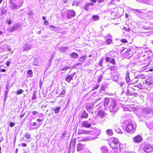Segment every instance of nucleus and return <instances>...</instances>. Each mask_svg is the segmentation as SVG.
<instances>
[{
	"mask_svg": "<svg viewBox=\"0 0 153 153\" xmlns=\"http://www.w3.org/2000/svg\"><path fill=\"white\" fill-rule=\"evenodd\" d=\"M9 85H10V84L9 83H7L6 85L5 89H9V88H10V87H9Z\"/></svg>",
	"mask_w": 153,
	"mask_h": 153,
	"instance_id": "48",
	"label": "nucleus"
},
{
	"mask_svg": "<svg viewBox=\"0 0 153 153\" xmlns=\"http://www.w3.org/2000/svg\"><path fill=\"white\" fill-rule=\"evenodd\" d=\"M9 92V90L8 89H5V93L4 94V102H5L7 98V95L8 94Z\"/></svg>",
	"mask_w": 153,
	"mask_h": 153,
	"instance_id": "27",
	"label": "nucleus"
},
{
	"mask_svg": "<svg viewBox=\"0 0 153 153\" xmlns=\"http://www.w3.org/2000/svg\"><path fill=\"white\" fill-rule=\"evenodd\" d=\"M146 84L148 85H150L151 84H153V82H150L149 81H148V80H147L146 81Z\"/></svg>",
	"mask_w": 153,
	"mask_h": 153,
	"instance_id": "47",
	"label": "nucleus"
},
{
	"mask_svg": "<svg viewBox=\"0 0 153 153\" xmlns=\"http://www.w3.org/2000/svg\"><path fill=\"white\" fill-rule=\"evenodd\" d=\"M129 75V71H127L126 72V80L127 83L131 82H132V80L130 79Z\"/></svg>",
	"mask_w": 153,
	"mask_h": 153,
	"instance_id": "16",
	"label": "nucleus"
},
{
	"mask_svg": "<svg viewBox=\"0 0 153 153\" xmlns=\"http://www.w3.org/2000/svg\"><path fill=\"white\" fill-rule=\"evenodd\" d=\"M100 149L102 153H108V149L105 146H102L101 148Z\"/></svg>",
	"mask_w": 153,
	"mask_h": 153,
	"instance_id": "20",
	"label": "nucleus"
},
{
	"mask_svg": "<svg viewBox=\"0 0 153 153\" xmlns=\"http://www.w3.org/2000/svg\"><path fill=\"white\" fill-rule=\"evenodd\" d=\"M121 42H123V43H125L126 42H127V41L126 40V39H122L121 40Z\"/></svg>",
	"mask_w": 153,
	"mask_h": 153,
	"instance_id": "54",
	"label": "nucleus"
},
{
	"mask_svg": "<svg viewBox=\"0 0 153 153\" xmlns=\"http://www.w3.org/2000/svg\"><path fill=\"white\" fill-rule=\"evenodd\" d=\"M17 29V26L15 25H14L11 29H10L9 30L11 32L14 31L15 30Z\"/></svg>",
	"mask_w": 153,
	"mask_h": 153,
	"instance_id": "30",
	"label": "nucleus"
},
{
	"mask_svg": "<svg viewBox=\"0 0 153 153\" xmlns=\"http://www.w3.org/2000/svg\"><path fill=\"white\" fill-rule=\"evenodd\" d=\"M99 64L100 66H102L103 62L102 59L100 60Z\"/></svg>",
	"mask_w": 153,
	"mask_h": 153,
	"instance_id": "53",
	"label": "nucleus"
},
{
	"mask_svg": "<svg viewBox=\"0 0 153 153\" xmlns=\"http://www.w3.org/2000/svg\"><path fill=\"white\" fill-rule=\"evenodd\" d=\"M144 151L147 153H150L153 152V148L149 144H146L143 148Z\"/></svg>",
	"mask_w": 153,
	"mask_h": 153,
	"instance_id": "5",
	"label": "nucleus"
},
{
	"mask_svg": "<svg viewBox=\"0 0 153 153\" xmlns=\"http://www.w3.org/2000/svg\"><path fill=\"white\" fill-rule=\"evenodd\" d=\"M99 16L98 15H94L92 17V21H94L96 20H98L99 19Z\"/></svg>",
	"mask_w": 153,
	"mask_h": 153,
	"instance_id": "26",
	"label": "nucleus"
},
{
	"mask_svg": "<svg viewBox=\"0 0 153 153\" xmlns=\"http://www.w3.org/2000/svg\"><path fill=\"white\" fill-rule=\"evenodd\" d=\"M87 4L88 5V6H93L94 5V4L92 3H87Z\"/></svg>",
	"mask_w": 153,
	"mask_h": 153,
	"instance_id": "62",
	"label": "nucleus"
},
{
	"mask_svg": "<svg viewBox=\"0 0 153 153\" xmlns=\"http://www.w3.org/2000/svg\"><path fill=\"white\" fill-rule=\"evenodd\" d=\"M135 89L132 87L128 88L127 89L126 94L127 95L131 96L135 94L134 92Z\"/></svg>",
	"mask_w": 153,
	"mask_h": 153,
	"instance_id": "9",
	"label": "nucleus"
},
{
	"mask_svg": "<svg viewBox=\"0 0 153 153\" xmlns=\"http://www.w3.org/2000/svg\"><path fill=\"white\" fill-rule=\"evenodd\" d=\"M105 89V86L104 85H102L100 88V91L101 92L102 91H104Z\"/></svg>",
	"mask_w": 153,
	"mask_h": 153,
	"instance_id": "42",
	"label": "nucleus"
},
{
	"mask_svg": "<svg viewBox=\"0 0 153 153\" xmlns=\"http://www.w3.org/2000/svg\"><path fill=\"white\" fill-rule=\"evenodd\" d=\"M24 92V91L22 89H19V90L16 91L17 95H19L22 94Z\"/></svg>",
	"mask_w": 153,
	"mask_h": 153,
	"instance_id": "35",
	"label": "nucleus"
},
{
	"mask_svg": "<svg viewBox=\"0 0 153 153\" xmlns=\"http://www.w3.org/2000/svg\"><path fill=\"white\" fill-rule=\"evenodd\" d=\"M25 137H26V139L27 140H29L30 138V134H25ZM27 141H29V140H27Z\"/></svg>",
	"mask_w": 153,
	"mask_h": 153,
	"instance_id": "44",
	"label": "nucleus"
},
{
	"mask_svg": "<svg viewBox=\"0 0 153 153\" xmlns=\"http://www.w3.org/2000/svg\"><path fill=\"white\" fill-rule=\"evenodd\" d=\"M44 23L45 25H48L49 22L47 20H45L44 22Z\"/></svg>",
	"mask_w": 153,
	"mask_h": 153,
	"instance_id": "59",
	"label": "nucleus"
},
{
	"mask_svg": "<svg viewBox=\"0 0 153 153\" xmlns=\"http://www.w3.org/2000/svg\"><path fill=\"white\" fill-rule=\"evenodd\" d=\"M82 145L80 143H79L77 144V151H81L82 148Z\"/></svg>",
	"mask_w": 153,
	"mask_h": 153,
	"instance_id": "25",
	"label": "nucleus"
},
{
	"mask_svg": "<svg viewBox=\"0 0 153 153\" xmlns=\"http://www.w3.org/2000/svg\"><path fill=\"white\" fill-rule=\"evenodd\" d=\"M60 109L61 108L60 107H58L56 108H55L54 110L55 113V114L58 113L59 112Z\"/></svg>",
	"mask_w": 153,
	"mask_h": 153,
	"instance_id": "32",
	"label": "nucleus"
},
{
	"mask_svg": "<svg viewBox=\"0 0 153 153\" xmlns=\"http://www.w3.org/2000/svg\"><path fill=\"white\" fill-rule=\"evenodd\" d=\"M33 65H34L35 66H37V65H38V63H37V62L35 61L34 62H33Z\"/></svg>",
	"mask_w": 153,
	"mask_h": 153,
	"instance_id": "64",
	"label": "nucleus"
},
{
	"mask_svg": "<svg viewBox=\"0 0 153 153\" xmlns=\"http://www.w3.org/2000/svg\"><path fill=\"white\" fill-rule=\"evenodd\" d=\"M65 92L66 91L65 90H63L59 94V96L62 97H63V96L65 94Z\"/></svg>",
	"mask_w": 153,
	"mask_h": 153,
	"instance_id": "37",
	"label": "nucleus"
},
{
	"mask_svg": "<svg viewBox=\"0 0 153 153\" xmlns=\"http://www.w3.org/2000/svg\"><path fill=\"white\" fill-rule=\"evenodd\" d=\"M134 140L136 143H140L143 140L142 137L138 134L134 138Z\"/></svg>",
	"mask_w": 153,
	"mask_h": 153,
	"instance_id": "13",
	"label": "nucleus"
},
{
	"mask_svg": "<svg viewBox=\"0 0 153 153\" xmlns=\"http://www.w3.org/2000/svg\"><path fill=\"white\" fill-rule=\"evenodd\" d=\"M116 67L115 66H111V67L110 68H109V69H110L111 71H115L116 70Z\"/></svg>",
	"mask_w": 153,
	"mask_h": 153,
	"instance_id": "39",
	"label": "nucleus"
},
{
	"mask_svg": "<svg viewBox=\"0 0 153 153\" xmlns=\"http://www.w3.org/2000/svg\"><path fill=\"white\" fill-rule=\"evenodd\" d=\"M115 131L118 133L120 134L121 133V130L120 129L118 128L115 130Z\"/></svg>",
	"mask_w": 153,
	"mask_h": 153,
	"instance_id": "49",
	"label": "nucleus"
},
{
	"mask_svg": "<svg viewBox=\"0 0 153 153\" xmlns=\"http://www.w3.org/2000/svg\"><path fill=\"white\" fill-rule=\"evenodd\" d=\"M76 72H74L73 73L71 74H70V75L72 76L73 78L74 77V75L76 74Z\"/></svg>",
	"mask_w": 153,
	"mask_h": 153,
	"instance_id": "61",
	"label": "nucleus"
},
{
	"mask_svg": "<svg viewBox=\"0 0 153 153\" xmlns=\"http://www.w3.org/2000/svg\"><path fill=\"white\" fill-rule=\"evenodd\" d=\"M110 58L108 57H106L105 58V60L107 62H109L110 60Z\"/></svg>",
	"mask_w": 153,
	"mask_h": 153,
	"instance_id": "51",
	"label": "nucleus"
},
{
	"mask_svg": "<svg viewBox=\"0 0 153 153\" xmlns=\"http://www.w3.org/2000/svg\"><path fill=\"white\" fill-rule=\"evenodd\" d=\"M112 142H113V143L115 145H116L119 142V140L116 138L113 137V138H112ZM109 145L113 149H118V147L117 146H113V144H112L110 143Z\"/></svg>",
	"mask_w": 153,
	"mask_h": 153,
	"instance_id": "7",
	"label": "nucleus"
},
{
	"mask_svg": "<svg viewBox=\"0 0 153 153\" xmlns=\"http://www.w3.org/2000/svg\"><path fill=\"white\" fill-rule=\"evenodd\" d=\"M87 57V56L86 55H84L83 56L80 57L79 59V60L80 62H82L83 60H84Z\"/></svg>",
	"mask_w": 153,
	"mask_h": 153,
	"instance_id": "29",
	"label": "nucleus"
},
{
	"mask_svg": "<svg viewBox=\"0 0 153 153\" xmlns=\"http://www.w3.org/2000/svg\"><path fill=\"white\" fill-rule=\"evenodd\" d=\"M110 63H112L113 65H115L116 64V62L114 59H112L110 61Z\"/></svg>",
	"mask_w": 153,
	"mask_h": 153,
	"instance_id": "41",
	"label": "nucleus"
},
{
	"mask_svg": "<svg viewBox=\"0 0 153 153\" xmlns=\"http://www.w3.org/2000/svg\"><path fill=\"white\" fill-rule=\"evenodd\" d=\"M15 125V123H14L11 122L10 124V127H12Z\"/></svg>",
	"mask_w": 153,
	"mask_h": 153,
	"instance_id": "50",
	"label": "nucleus"
},
{
	"mask_svg": "<svg viewBox=\"0 0 153 153\" xmlns=\"http://www.w3.org/2000/svg\"><path fill=\"white\" fill-rule=\"evenodd\" d=\"M110 111L112 113V116L113 117L114 113H116L118 110V108L116 102L115 100H111L110 106L109 107Z\"/></svg>",
	"mask_w": 153,
	"mask_h": 153,
	"instance_id": "1",
	"label": "nucleus"
},
{
	"mask_svg": "<svg viewBox=\"0 0 153 153\" xmlns=\"http://www.w3.org/2000/svg\"><path fill=\"white\" fill-rule=\"evenodd\" d=\"M53 59V56H52L49 59V61L50 62H52Z\"/></svg>",
	"mask_w": 153,
	"mask_h": 153,
	"instance_id": "58",
	"label": "nucleus"
},
{
	"mask_svg": "<svg viewBox=\"0 0 153 153\" xmlns=\"http://www.w3.org/2000/svg\"><path fill=\"white\" fill-rule=\"evenodd\" d=\"M112 41V40L111 39H108L106 40V42L108 45H110Z\"/></svg>",
	"mask_w": 153,
	"mask_h": 153,
	"instance_id": "34",
	"label": "nucleus"
},
{
	"mask_svg": "<svg viewBox=\"0 0 153 153\" xmlns=\"http://www.w3.org/2000/svg\"><path fill=\"white\" fill-rule=\"evenodd\" d=\"M106 133L107 134H113L112 130L111 129H108L106 131Z\"/></svg>",
	"mask_w": 153,
	"mask_h": 153,
	"instance_id": "38",
	"label": "nucleus"
},
{
	"mask_svg": "<svg viewBox=\"0 0 153 153\" xmlns=\"http://www.w3.org/2000/svg\"><path fill=\"white\" fill-rule=\"evenodd\" d=\"M143 28L146 30L150 29H151V28H150V27L149 26H144V27H143Z\"/></svg>",
	"mask_w": 153,
	"mask_h": 153,
	"instance_id": "55",
	"label": "nucleus"
},
{
	"mask_svg": "<svg viewBox=\"0 0 153 153\" xmlns=\"http://www.w3.org/2000/svg\"><path fill=\"white\" fill-rule=\"evenodd\" d=\"M110 102L109 99L108 98H105V99L104 102V107H107Z\"/></svg>",
	"mask_w": 153,
	"mask_h": 153,
	"instance_id": "23",
	"label": "nucleus"
},
{
	"mask_svg": "<svg viewBox=\"0 0 153 153\" xmlns=\"http://www.w3.org/2000/svg\"><path fill=\"white\" fill-rule=\"evenodd\" d=\"M73 79V78L70 75H68L65 78V80L69 83Z\"/></svg>",
	"mask_w": 153,
	"mask_h": 153,
	"instance_id": "21",
	"label": "nucleus"
},
{
	"mask_svg": "<svg viewBox=\"0 0 153 153\" xmlns=\"http://www.w3.org/2000/svg\"><path fill=\"white\" fill-rule=\"evenodd\" d=\"M68 47L67 46H62L58 48V50L61 52H64L67 51Z\"/></svg>",
	"mask_w": 153,
	"mask_h": 153,
	"instance_id": "15",
	"label": "nucleus"
},
{
	"mask_svg": "<svg viewBox=\"0 0 153 153\" xmlns=\"http://www.w3.org/2000/svg\"><path fill=\"white\" fill-rule=\"evenodd\" d=\"M27 73L30 75V77H31L33 76V75L32 74H33V71L32 70L30 69L29 70L27 71Z\"/></svg>",
	"mask_w": 153,
	"mask_h": 153,
	"instance_id": "33",
	"label": "nucleus"
},
{
	"mask_svg": "<svg viewBox=\"0 0 153 153\" xmlns=\"http://www.w3.org/2000/svg\"><path fill=\"white\" fill-rule=\"evenodd\" d=\"M105 113L102 111H99L98 113L99 116H100V118H102L105 115Z\"/></svg>",
	"mask_w": 153,
	"mask_h": 153,
	"instance_id": "24",
	"label": "nucleus"
},
{
	"mask_svg": "<svg viewBox=\"0 0 153 153\" xmlns=\"http://www.w3.org/2000/svg\"><path fill=\"white\" fill-rule=\"evenodd\" d=\"M94 134H91V136H89L88 137H85L83 138L82 140V141H89L91 140H92L96 139L97 137L94 136Z\"/></svg>",
	"mask_w": 153,
	"mask_h": 153,
	"instance_id": "11",
	"label": "nucleus"
},
{
	"mask_svg": "<svg viewBox=\"0 0 153 153\" xmlns=\"http://www.w3.org/2000/svg\"><path fill=\"white\" fill-rule=\"evenodd\" d=\"M126 130L128 133H134L136 128L134 127L133 124L131 123H129L126 127Z\"/></svg>",
	"mask_w": 153,
	"mask_h": 153,
	"instance_id": "3",
	"label": "nucleus"
},
{
	"mask_svg": "<svg viewBox=\"0 0 153 153\" xmlns=\"http://www.w3.org/2000/svg\"><path fill=\"white\" fill-rule=\"evenodd\" d=\"M9 8L11 10H15L17 9L18 8L20 7L23 4V0H20V2L18 5H17L15 3L13 2L12 0H9Z\"/></svg>",
	"mask_w": 153,
	"mask_h": 153,
	"instance_id": "2",
	"label": "nucleus"
},
{
	"mask_svg": "<svg viewBox=\"0 0 153 153\" xmlns=\"http://www.w3.org/2000/svg\"><path fill=\"white\" fill-rule=\"evenodd\" d=\"M52 62H49L48 61V62L47 63V65L48 66V68L50 66Z\"/></svg>",
	"mask_w": 153,
	"mask_h": 153,
	"instance_id": "57",
	"label": "nucleus"
},
{
	"mask_svg": "<svg viewBox=\"0 0 153 153\" xmlns=\"http://www.w3.org/2000/svg\"><path fill=\"white\" fill-rule=\"evenodd\" d=\"M88 117V114L85 110L83 111L81 115V118H86Z\"/></svg>",
	"mask_w": 153,
	"mask_h": 153,
	"instance_id": "17",
	"label": "nucleus"
},
{
	"mask_svg": "<svg viewBox=\"0 0 153 153\" xmlns=\"http://www.w3.org/2000/svg\"><path fill=\"white\" fill-rule=\"evenodd\" d=\"M125 84V82H122L120 84V85L121 86H123Z\"/></svg>",
	"mask_w": 153,
	"mask_h": 153,
	"instance_id": "56",
	"label": "nucleus"
},
{
	"mask_svg": "<svg viewBox=\"0 0 153 153\" xmlns=\"http://www.w3.org/2000/svg\"><path fill=\"white\" fill-rule=\"evenodd\" d=\"M32 48V46L30 44H26L23 45V51H27L31 49Z\"/></svg>",
	"mask_w": 153,
	"mask_h": 153,
	"instance_id": "10",
	"label": "nucleus"
},
{
	"mask_svg": "<svg viewBox=\"0 0 153 153\" xmlns=\"http://www.w3.org/2000/svg\"><path fill=\"white\" fill-rule=\"evenodd\" d=\"M94 105V104L92 103L87 104L85 107L87 111H88L91 110L92 108Z\"/></svg>",
	"mask_w": 153,
	"mask_h": 153,
	"instance_id": "19",
	"label": "nucleus"
},
{
	"mask_svg": "<svg viewBox=\"0 0 153 153\" xmlns=\"http://www.w3.org/2000/svg\"><path fill=\"white\" fill-rule=\"evenodd\" d=\"M82 0H78V1L75 0L73 2L74 4H76V5L78 6L82 2Z\"/></svg>",
	"mask_w": 153,
	"mask_h": 153,
	"instance_id": "31",
	"label": "nucleus"
},
{
	"mask_svg": "<svg viewBox=\"0 0 153 153\" xmlns=\"http://www.w3.org/2000/svg\"><path fill=\"white\" fill-rule=\"evenodd\" d=\"M102 75H101L100 77H99L98 79V82H100L102 80Z\"/></svg>",
	"mask_w": 153,
	"mask_h": 153,
	"instance_id": "46",
	"label": "nucleus"
},
{
	"mask_svg": "<svg viewBox=\"0 0 153 153\" xmlns=\"http://www.w3.org/2000/svg\"><path fill=\"white\" fill-rule=\"evenodd\" d=\"M133 10L137 12V13H136V15L139 17H140L143 14V12L140 11L139 10L137 9H133Z\"/></svg>",
	"mask_w": 153,
	"mask_h": 153,
	"instance_id": "22",
	"label": "nucleus"
},
{
	"mask_svg": "<svg viewBox=\"0 0 153 153\" xmlns=\"http://www.w3.org/2000/svg\"><path fill=\"white\" fill-rule=\"evenodd\" d=\"M36 98V92L34 91L33 94L32 100H35Z\"/></svg>",
	"mask_w": 153,
	"mask_h": 153,
	"instance_id": "36",
	"label": "nucleus"
},
{
	"mask_svg": "<svg viewBox=\"0 0 153 153\" xmlns=\"http://www.w3.org/2000/svg\"><path fill=\"white\" fill-rule=\"evenodd\" d=\"M70 57L73 59H76L78 56V54L75 52H72L70 55Z\"/></svg>",
	"mask_w": 153,
	"mask_h": 153,
	"instance_id": "18",
	"label": "nucleus"
},
{
	"mask_svg": "<svg viewBox=\"0 0 153 153\" xmlns=\"http://www.w3.org/2000/svg\"><path fill=\"white\" fill-rule=\"evenodd\" d=\"M111 37V34H108L107 36H106V38H110Z\"/></svg>",
	"mask_w": 153,
	"mask_h": 153,
	"instance_id": "60",
	"label": "nucleus"
},
{
	"mask_svg": "<svg viewBox=\"0 0 153 153\" xmlns=\"http://www.w3.org/2000/svg\"><path fill=\"white\" fill-rule=\"evenodd\" d=\"M119 148L120 151L122 153H126V151L125 150L126 148V144H120L119 145Z\"/></svg>",
	"mask_w": 153,
	"mask_h": 153,
	"instance_id": "12",
	"label": "nucleus"
},
{
	"mask_svg": "<svg viewBox=\"0 0 153 153\" xmlns=\"http://www.w3.org/2000/svg\"><path fill=\"white\" fill-rule=\"evenodd\" d=\"M143 76H144L143 75H140L137 76L134 79L133 81L135 83L138 82L139 81L140 79H141L142 78H144Z\"/></svg>",
	"mask_w": 153,
	"mask_h": 153,
	"instance_id": "14",
	"label": "nucleus"
},
{
	"mask_svg": "<svg viewBox=\"0 0 153 153\" xmlns=\"http://www.w3.org/2000/svg\"><path fill=\"white\" fill-rule=\"evenodd\" d=\"M70 68V67L68 66H66L64 68L61 67L60 68V70L62 71H66Z\"/></svg>",
	"mask_w": 153,
	"mask_h": 153,
	"instance_id": "28",
	"label": "nucleus"
},
{
	"mask_svg": "<svg viewBox=\"0 0 153 153\" xmlns=\"http://www.w3.org/2000/svg\"><path fill=\"white\" fill-rule=\"evenodd\" d=\"M70 144L71 145H72L73 146H74L76 144V140L75 139L71 141Z\"/></svg>",
	"mask_w": 153,
	"mask_h": 153,
	"instance_id": "40",
	"label": "nucleus"
},
{
	"mask_svg": "<svg viewBox=\"0 0 153 153\" xmlns=\"http://www.w3.org/2000/svg\"><path fill=\"white\" fill-rule=\"evenodd\" d=\"M147 59H148V61H147V62H146V64H147L146 65H148L150 63V62H149V61L150 60V59H151V56H149V57H147Z\"/></svg>",
	"mask_w": 153,
	"mask_h": 153,
	"instance_id": "45",
	"label": "nucleus"
},
{
	"mask_svg": "<svg viewBox=\"0 0 153 153\" xmlns=\"http://www.w3.org/2000/svg\"><path fill=\"white\" fill-rule=\"evenodd\" d=\"M153 112V110L150 108H145L142 109L141 113L143 114H147Z\"/></svg>",
	"mask_w": 153,
	"mask_h": 153,
	"instance_id": "8",
	"label": "nucleus"
},
{
	"mask_svg": "<svg viewBox=\"0 0 153 153\" xmlns=\"http://www.w3.org/2000/svg\"><path fill=\"white\" fill-rule=\"evenodd\" d=\"M88 5L86 3L84 7V9L86 10H89Z\"/></svg>",
	"mask_w": 153,
	"mask_h": 153,
	"instance_id": "43",
	"label": "nucleus"
},
{
	"mask_svg": "<svg viewBox=\"0 0 153 153\" xmlns=\"http://www.w3.org/2000/svg\"><path fill=\"white\" fill-rule=\"evenodd\" d=\"M99 84H97L95 87L94 88L92 89L91 90V91H93L94 90V89H97L99 87Z\"/></svg>",
	"mask_w": 153,
	"mask_h": 153,
	"instance_id": "52",
	"label": "nucleus"
},
{
	"mask_svg": "<svg viewBox=\"0 0 153 153\" xmlns=\"http://www.w3.org/2000/svg\"><path fill=\"white\" fill-rule=\"evenodd\" d=\"M64 12H65L68 19H71L76 16V13L73 10H68Z\"/></svg>",
	"mask_w": 153,
	"mask_h": 153,
	"instance_id": "4",
	"label": "nucleus"
},
{
	"mask_svg": "<svg viewBox=\"0 0 153 153\" xmlns=\"http://www.w3.org/2000/svg\"><path fill=\"white\" fill-rule=\"evenodd\" d=\"M6 65L8 67L9 66V65H10V62H9V61L7 62H6Z\"/></svg>",
	"mask_w": 153,
	"mask_h": 153,
	"instance_id": "63",
	"label": "nucleus"
},
{
	"mask_svg": "<svg viewBox=\"0 0 153 153\" xmlns=\"http://www.w3.org/2000/svg\"><path fill=\"white\" fill-rule=\"evenodd\" d=\"M92 123V120L91 118H90L88 120L85 121L83 122L82 123V125L84 127L90 128L91 127Z\"/></svg>",
	"mask_w": 153,
	"mask_h": 153,
	"instance_id": "6",
	"label": "nucleus"
}]
</instances>
